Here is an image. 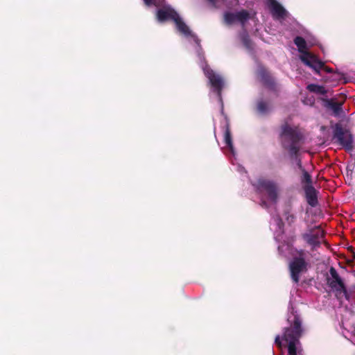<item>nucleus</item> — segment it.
Returning a JSON list of instances; mask_svg holds the SVG:
<instances>
[{
	"mask_svg": "<svg viewBox=\"0 0 355 355\" xmlns=\"http://www.w3.org/2000/svg\"><path fill=\"white\" fill-rule=\"evenodd\" d=\"M289 327L284 328L282 339L288 343V355H297V346L299 345L304 329L302 320L296 311L293 309L291 315L288 317Z\"/></svg>",
	"mask_w": 355,
	"mask_h": 355,
	"instance_id": "f257e3e1",
	"label": "nucleus"
},
{
	"mask_svg": "<svg viewBox=\"0 0 355 355\" xmlns=\"http://www.w3.org/2000/svg\"><path fill=\"white\" fill-rule=\"evenodd\" d=\"M303 135L297 127H293L288 122L280 126L279 139L283 149L287 150L291 158L297 157L300 150Z\"/></svg>",
	"mask_w": 355,
	"mask_h": 355,
	"instance_id": "f03ea898",
	"label": "nucleus"
},
{
	"mask_svg": "<svg viewBox=\"0 0 355 355\" xmlns=\"http://www.w3.org/2000/svg\"><path fill=\"white\" fill-rule=\"evenodd\" d=\"M309 263L306 260V252L304 250H297V254L293 256L289 263L290 276L295 284H298L300 275L308 270Z\"/></svg>",
	"mask_w": 355,
	"mask_h": 355,
	"instance_id": "7ed1b4c3",
	"label": "nucleus"
},
{
	"mask_svg": "<svg viewBox=\"0 0 355 355\" xmlns=\"http://www.w3.org/2000/svg\"><path fill=\"white\" fill-rule=\"evenodd\" d=\"M334 139L346 150L351 151L353 150V135L349 130L344 128L339 123H336L334 127Z\"/></svg>",
	"mask_w": 355,
	"mask_h": 355,
	"instance_id": "20e7f679",
	"label": "nucleus"
},
{
	"mask_svg": "<svg viewBox=\"0 0 355 355\" xmlns=\"http://www.w3.org/2000/svg\"><path fill=\"white\" fill-rule=\"evenodd\" d=\"M256 187L258 191H265L270 200L276 203L278 200L279 187L277 184L270 180L260 178L257 180Z\"/></svg>",
	"mask_w": 355,
	"mask_h": 355,
	"instance_id": "39448f33",
	"label": "nucleus"
},
{
	"mask_svg": "<svg viewBox=\"0 0 355 355\" xmlns=\"http://www.w3.org/2000/svg\"><path fill=\"white\" fill-rule=\"evenodd\" d=\"M203 71L205 76L208 78L214 92L216 93L219 101L222 102V90L224 86L222 77L216 74L209 66H206L203 69Z\"/></svg>",
	"mask_w": 355,
	"mask_h": 355,
	"instance_id": "423d86ee",
	"label": "nucleus"
},
{
	"mask_svg": "<svg viewBox=\"0 0 355 355\" xmlns=\"http://www.w3.org/2000/svg\"><path fill=\"white\" fill-rule=\"evenodd\" d=\"M324 234V231L320 226H315L303 234L302 236L309 245L312 246L313 249H315L320 246Z\"/></svg>",
	"mask_w": 355,
	"mask_h": 355,
	"instance_id": "0eeeda50",
	"label": "nucleus"
},
{
	"mask_svg": "<svg viewBox=\"0 0 355 355\" xmlns=\"http://www.w3.org/2000/svg\"><path fill=\"white\" fill-rule=\"evenodd\" d=\"M250 18V12L245 9H242L236 12H225L223 14V21L228 26L238 21L244 26Z\"/></svg>",
	"mask_w": 355,
	"mask_h": 355,
	"instance_id": "6e6552de",
	"label": "nucleus"
},
{
	"mask_svg": "<svg viewBox=\"0 0 355 355\" xmlns=\"http://www.w3.org/2000/svg\"><path fill=\"white\" fill-rule=\"evenodd\" d=\"M329 274L330 276H327L326 278L327 285L334 291L346 293L347 288L337 270L333 266L329 268Z\"/></svg>",
	"mask_w": 355,
	"mask_h": 355,
	"instance_id": "1a4fd4ad",
	"label": "nucleus"
},
{
	"mask_svg": "<svg viewBox=\"0 0 355 355\" xmlns=\"http://www.w3.org/2000/svg\"><path fill=\"white\" fill-rule=\"evenodd\" d=\"M301 60L307 66L312 68L318 74L324 67V63L311 53H306L300 56Z\"/></svg>",
	"mask_w": 355,
	"mask_h": 355,
	"instance_id": "9d476101",
	"label": "nucleus"
},
{
	"mask_svg": "<svg viewBox=\"0 0 355 355\" xmlns=\"http://www.w3.org/2000/svg\"><path fill=\"white\" fill-rule=\"evenodd\" d=\"M156 12V19L159 22L163 23L168 20L176 19L178 13L171 6L163 4Z\"/></svg>",
	"mask_w": 355,
	"mask_h": 355,
	"instance_id": "9b49d317",
	"label": "nucleus"
},
{
	"mask_svg": "<svg viewBox=\"0 0 355 355\" xmlns=\"http://www.w3.org/2000/svg\"><path fill=\"white\" fill-rule=\"evenodd\" d=\"M303 189L307 203L312 207H316L318 204V191L313 185H303Z\"/></svg>",
	"mask_w": 355,
	"mask_h": 355,
	"instance_id": "f8f14e48",
	"label": "nucleus"
},
{
	"mask_svg": "<svg viewBox=\"0 0 355 355\" xmlns=\"http://www.w3.org/2000/svg\"><path fill=\"white\" fill-rule=\"evenodd\" d=\"M173 21L176 25V28L178 31L185 35L186 37H191L193 38L194 41L199 44L200 40L198 38L197 35L193 34L189 29V28L187 26V24L182 21L179 15L176 17Z\"/></svg>",
	"mask_w": 355,
	"mask_h": 355,
	"instance_id": "ddd939ff",
	"label": "nucleus"
},
{
	"mask_svg": "<svg viewBox=\"0 0 355 355\" xmlns=\"http://www.w3.org/2000/svg\"><path fill=\"white\" fill-rule=\"evenodd\" d=\"M259 76L262 83L270 90L273 92L277 91V83L271 74L266 69L259 71Z\"/></svg>",
	"mask_w": 355,
	"mask_h": 355,
	"instance_id": "4468645a",
	"label": "nucleus"
},
{
	"mask_svg": "<svg viewBox=\"0 0 355 355\" xmlns=\"http://www.w3.org/2000/svg\"><path fill=\"white\" fill-rule=\"evenodd\" d=\"M268 6L272 15L277 18H284L286 15V10L276 0H268Z\"/></svg>",
	"mask_w": 355,
	"mask_h": 355,
	"instance_id": "2eb2a0df",
	"label": "nucleus"
},
{
	"mask_svg": "<svg viewBox=\"0 0 355 355\" xmlns=\"http://www.w3.org/2000/svg\"><path fill=\"white\" fill-rule=\"evenodd\" d=\"M226 123L225 125V131H224V141L226 144V146L230 149H233V142H232V134H231V130H230V124L229 119L225 117Z\"/></svg>",
	"mask_w": 355,
	"mask_h": 355,
	"instance_id": "dca6fc26",
	"label": "nucleus"
},
{
	"mask_svg": "<svg viewBox=\"0 0 355 355\" xmlns=\"http://www.w3.org/2000/svg\"><path fill=\"white\" fill-rule=\"evenodd\" d=\"M325 102L326 107L331 109L336 115H338L342 112V102L334 101L333 99H322Z\"/></svg>",
	"mask_w": 355,
	"mask_h": 355,
	"instance_id": "f3484780",
	"label": "nucleus"
},
{
	"mask_svg": "<svg viewBox=\"0 0 355 355\" xmlns=\"http://www.w3.org/2000/svg\"><path fill=\"white\" fill-rule=\"evenodd\" d=\"M294 43L297 46L298 51L302 53V55H304V53H309L306 51L307 45L304 38L301 36H297L294 39Z\"/></svg>",
	"mask_w": 355,
	"mask_h": 355,
	"instance_id": "a211bd4d",
	"label": "nucleus"
},
{
	"mask_svg": "<svg viewBox=\"0 0 355 355\" xmlns=\"http://www.w3.org/2000/svg\"><path fill=\"white\" fill-rule=\"evenodd\" d=\"M306 89L312 93L326 95L327 93V90L325 89L324 86L316 85V84H309L307 85Z\"/></svg>",
	"mask_w": 355,
	"mask_h": 355,
	"instance_id": "6ab92c4d",
	"label": "nucleus"
},
{
	"mask_svg": "<svg viewBox=\"0 0 355 355\" xmlns=\"http://www.w3.org/2000/svg\"><path fill=\"white\" fill-rule=\"evenodd\" d=\"M241 40L243 44V46L250 51H252L254 48V44L252 41L251 40L248 33L245 30L243 31V33L241 34Z\"/></svg>",
	"mask_w": 355,
	"mask_h": 355,
	"instance_id": "aec40b11",
	"label": "nucleus"
},
{
	"mask_svg": "<svg viewBox=\"0 0 355 355\" xmlns=\"http://www.w3.org/2000/svg\"><path fill=\"white\" fill-rule=\"evenodd\" d=\"M257 110L260 114H266L269 110L268 103L262 99L259 100L257 103Z\"/></svg>",
	"mask_w": 355,
	"mask_h": 355,
	"instance_id": "412c9836",
	"label": "nucleus"
},
{
	"mask_svg": "<svg viewBox=\"0 0 355 355\" xmlns=\"http://www.w3.org/2000/svg\"><path fill=\"white\" fill-rule=\"evenodd\" d=\"M302 184H303L304 185H312V178L310 174L306 170H302Z\"/></svg>",
	"mask_w": 355,
	"mask_h": 355,
	"instance_id": "4be33fe9",
	"label": "nucleus"
},
{
	"mask_svg": "<svg viewBox=\"0 0 355 355\" xmlns=\"http://www.w3.org/2000/svg\"><path fill=\"white\" fill-rule=\"evenodd\" d=\"M144 2V4L150 7L151 6H155L156 7H160L163 6V3H164V0H143Z\"/></svg>",
	"mask_w": 355,
	"mask_h": 355,
	"instance_id": "5701e85b",
	"label": "nucleus"
},
{
	"mask_svg": "<svg viewBox=\"0 0 355 355\" xmlns=\"http://www.w3.org/2000/svg\"><path fill=\"white\" fill-rule=\"evenodd\" d=\"M284 216L288 225H292L295 221V216L293 214L291 213L289 211H284Z\"/></svg>",
	"mask_w": 355,
	"mask_h": 355,
	"instance_id": "b1692460",
	"label": "nucleus"
},
{
	"mask_svg": "<svg viewBox=\"0 0 355 355\" xmlns=\"http://www.w3.org/2000/svg\"><path fill=\"white\" fill-rule=\"evenodd\" d=\"M275 343L278 346V347H279V348L282 347V341H281V337L279 335H277L275 337Z\"/></svg>",
	"mask_w": 355,
	"mask_h": 355,
	"instance_id": "393cba45",
	"label": "nucleus"
},
{
	"mask_svg": "<svg viewBox=\"0 0 355 355\" xmlns=\"http://www.w3.org/2000/svg\"><path fill=\"white\" fill-rule=\"evenodd\" d=\"M297 166L301 171H302V170H305V168L302 166V161L300 159H297Z\"/></svg>",
	"mask_w": 355,
	"mask_h": 355,
	"instance_id": "a878e982",
	"label": "nucleus"
},
{
	"mask_svg": "<svg viewBox=\"0 0 355 355\" xmlns=\"http://www.w3.org/2000/svg\"><path fill=\"white\" fill-rule=\"evenodd\" d=\"M239 4V0H231L230 1V5L232 6H236Z\"/></svg>",
	"mask_w": 355,
	"mask_h": 355,
	"instance_id": "bb28decb",
	"label": "nucleus"
},
{
	"mask_svg": "<svg viewBox=\"0 0 355 355\" xmlns=\"http://www.w3.org/2000/svg\"><path fill=\"white\" fill-rule=\"evenodd\" d=\"M322 69H324L326 72H328V73H331L332 71L331 68H329L325 65Z\"/></svg>",
	"mask_w": 355,
	"mask_h": 355,
	"instance_id": "cd10ccee",
	"label": "nucleus"
}]
</instances>
